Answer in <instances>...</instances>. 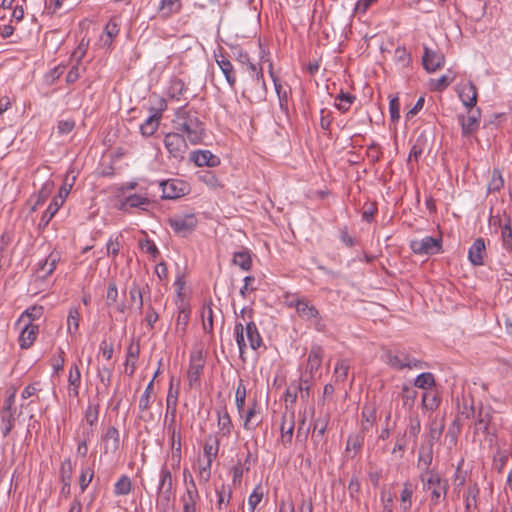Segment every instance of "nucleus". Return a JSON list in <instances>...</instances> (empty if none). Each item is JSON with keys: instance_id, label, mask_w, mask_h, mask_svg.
I'll return each instance as SVG.
<instances>
[{"instance_id": "44", "label": "nucleus", "mask_w": 512, "mask_h": 512, "mask_svg": "<svg viewBox=\"0 0 512 512\" xmlns=\"http://www.w3.org/2000/svg\"><path fill=\"white\" fill-rule=\"evenodd\" d=\"M61 206H62V204H60V202L53 199V201L50 203L48 208L43 213V215L40 219V222H39V227L45 228L49 224V222L51 221V219L54 217V215L57 213V211L59 210V208Z\"/></svg>"}, {"instance_id": "51", "label": "nucleus", "mask_w": 512, "mask_h": 512, "mask_svg": "<svg viewBox=\"0 0 512 512\" xmlns=\"http://www.w3.org/2000/svg\"><path fill=\"white\" fill-rule=\"evenodd\" d=\"M414 385L424 390L433 387L435 385L433 374L429 372L421 373L416 377Z\"/></svg>"}, {"instance_id": "45", "label": "nucleus", "mask_w": 512, "mask_h": 512, "mask_svg": "<svg viewBox=\"0 0 512 512\" xmlns=\"http://www.w3.org/2000/svg\"><path fill=\"white\" fill-rule=\"evenodd\" d=\"M501 238L503 248L507 251H512V227L510 216H507L506 222L502 226Z\"/></svg>"}, {"instance_id": "52", "label": "nucleus", "mask_w": 512, "mask_h": 512, "mask_svg": "<svg viewBox=\"0 0 512 512\" xmlns=\"http://www.w3.org/2000/svg\"><path fill=\"white\" fill-rule=\"evenodd\" d=\"M1 422L4 427L2 429V435L6 437L14 428L15 425V413L11 412H0Z\"/></svg>"}, {"instance_id": "6", "label": "nucleus", "mask_w": 512, "mask_h": 512, "mask_svg": "<svg viewBox=\"0 0 512 512\" xmlns=\"http://www.w3.org/2000/svg\"><path fill=\"white\" fill-rule=\"evenodd\" d=\"M168 223L174 233L186 237L195 230L198 220L194 214L175 215L168 219Z\"/></svg>"}, {"instance_id": "16", "label": "nucleus", "mask_w": 512, "mask_h": 512, "mask_svg": "<svg viewBox=\"0 0 512 512\" xmlns=\"http://www.w3.org/2000/svg\"><path fill=\"white\" fill-rule=\"evenodd\" d=\"M324 350L320 345H312L306 364V373L309 374L310 378L314 376V373L319 370L322 364Z\"/></svg>"}, {"instance_id": "41", "label": "nucleus", "mask_w": 512, "mask_h": 512, "mask_svg": "<svg viewBox=\"0 0 512 512\" xmlns=\"http://www.w3.org/2000/svg\"><path fill=\"white\" fill-rule=\"evenodd\" d=\"M421 431V422L418 416H412L409 418V423L407 429L404 433H407V436L410 440L416 444L419 433Z\"/></svg>"}, {"instance_id": "4", "label": "nucleus", "mask_w": 512, "mask_h": 512, "mask_svg": "<svg viewBox=\"0 0 512 512\" xmlns=\"http://www.w3.org/2000/svg\"><path fill=\"white\" fill-rule=\"evenodd\" d=\"M174 499L172 473L166 465H163L159 473V483L157 486V502L161 506H169Z\"/></svg>"}, {"instance_id": "21", "label": "nucleus", "mask_w": 512, "mask_h": 512, "mask_svg": "<svg viewBox=\"0 0 512 512\" xmlns=\"http://www.w3.org/2000/svg\"><path fill=\"white\" fill-rule=\"evenodd\" d=\"M215 60L225 76V79L231 88H234L236 84V74L234 67L230 60H228L223 54H215Z\"/></svg>"}, {"instance_id": "2", "label": "nucleus", "mask_w": 512, "mask_h": 512, "mask_svg": "<svg viewBox=\"0 0 512 512\" xmlns=\"http://www.w3.org/2000/svg\"><path fill=\"white\" fill-rule=\"evenodd\" d=\"M420 480L423 490L430 492L431 505L437 506L446 499L448 492V481L442 478L437 472L420 473Z\"/></svg>"}, {"instance_id": "62", "label": "nucleus", "mask_w": 512, "mask_h": 512, "mask_svg": "<svg viewBox=\"0 0 512 512\" xmlns=\"http://www.w3.org/2000/svg\"><path fill=\"white\" fill-rule=\"evenodd\" d=\"M93 477H94L93 469H91L89 467L82 468L81 474L79 476V486H80L81 492H84L87 489V487L91 483Z\"/></svg>"}, {"instance_id": "37", "label": "nucleus", "mask_w": 512, "mask_h": 512, "mask_svg": "<svg viewBox=\"0 0 512 512\" xmlns=\"http://www.w3.org/2000/svg\"><path fill=\"white\" fill-rule=\"evenodd\" d=\"M328 422H329V417L328 416H324L322 418L320 417V418H317V419L314 420L312 440L315 443H318L324 437V434H325L326 429H327Z\"/></svg>"}, {"instance_id": "50", "label": "nucleus", "mask_w": 512, "mask_h": 512, "mask_svg": "<svg viewBox=\"0 0 512 512\" xmlns=\"http://www.w3.org/2000/svg\"><path fill=\"white\" fill-rule=\"evenodd\" d=\"M153 380H151L147 387L145 388V391L144 393L142 394V396L140 397V400H139V410L141 413H144L146 412L149 407H150V404H151V395L153 393Z\"/></svg>"}, {"instance_id": "33", "label": "nucleus", "mask_w": 512, "mask_h": 512, "mask_svg": "<svg viewBox=\"0 0 512 512\" xmlns=\"http://www.w3.org/2000/svg\"><path fill=\"white\" fill-rule=\"evenodd\" d=\"M218 428L219 433L223 437H228L233 429V423L231 420V417L226 409H224L222 412L218 411Z\"/></svg>"}, {"instance_id": "13", "label": "nucleus", "mask_w": 512, "mask_h": 512, "mask_svg": "<svg viewBox=\"0 0 512 512\" xmlns=\"http://www.w3.org/2000/svg\"><path fill=\"white\" fill-rule=\"evenodd\" d=\"M487 256L485 240L481 237L475 239L468 249V259L473 266L484 265V259Z\"/></svg>"}, {"instance_id": "61", "label": "nucleus", "mask_w": 512, "mask_h": 512, "mask_svg": "<svg viewBox=\"0 0 512 512\" xmlns=\"http://www.w3.org/2000/svg\"><path fill=\"white\" fill-rule=\"evenodd\" d=\"M204 455L208 462H213L217 457L219 451V440L215 439L213 442L207 441L204 445Z\"/></svg>"}, {"instance_id": "1", "label": "nucleus", "mask_w": 512, "mask_h": 512, "mask_svg": "<svg viewBox=\"0 0 512 512\" xmlns=\"http://www.w3.org/2000/svg\"><path fill=\"white\" fill-rule=\"evenodd\" d=\"M173 129L182 134L190 144H200L205 135V125L199 119L197 112L179 107L172 120Z\"/></svg>"}, {"instance_id": "29", "label": "nucleus", "mask_w": 512, "mask_h": 512, "mask_svg": "<svg viewBox=\"0 0 512 512\" xmlns=\"http://www.w3.org/2000/svg\"><path fill=\"white\" fill-rule=\"evenodd\" d=\"M179 390L178 388L174 389L172 386V382L170 383V387L168 390L167 398H166V406H167V415L171 416L170 422L174 423L176 417V407L178 402Z\"/></svg>"}, {"instance_id": "31", "label": "nucleus", "mask_w": 512, "mask_h": 512, "mask_svg": "<svg viewBox=\"0 0 512 512\" xmlns=\"http://www.w3.org/2000/svg\"><path fill=\"white\" fill-rule=\"evenodd\" d=\"M181 7V0H161L158 10L162 17L169 18L173 14L179 13Z\"/></svg>"}, {"instance_id": "10", "label": "nucleus", "mask_w": 512, "mask_h": 512, "mask_svg": "<svg viewBox=\"0 0 512 512\" xmlns=\"http://www.w3.org/2000/svg\"><path fill=\"white\" fill-rule=\"evenodd\" d=\"M422 64L427 72H435L442 68L445 64L444 54L438 50L431 49L424 46V54L422 57Z\"/></svg>"}, {"instance_id": "63", "label": "nucleus", "mask_w": 512, "mask_h": 512, "mask_svg": "<svg viewBox=\"0 0 512 512\" xmlns=\"http://www.w3.org/2000/svg\"><path fill=\"white\" fill-rule=\"evenodd\" d=\"M364 443V436L360 434L350 435L347 439V451H354L356 454Z\"/></svg>"}, {"instance_id": "35", "label": "nucleus", "mask_w": 512, "mask_h": 512, "mask_svg": "<svg viewBox=\"0 0 512 512\" xmlns=\"http://www.w3.org/2000/svg\"><path fill=\"white\" fill-rule=\"evenodd\" d=\"M303 376L299 383L297 384H291L285 393V401L290 402L291 404L295 403L298 397V393H300V396L302 399H304L303 394V383H307L308 379L304 378Z\"/></svg>"}, {"instance_id": "58", "label": "nucleus", "mask_w": 512, "mask_h": 512, "mask_svg": "<svg viewBox=\"0 0 512 512\" xmlns=\"http://www.w3.org/2000/svg\"><path fill=\"white\" fill-rule=\"evenodd\" d=\"M394 60L402 67H407L411 62V56L405 47L399 46L395 49Z\"/></svg>"}, {"instance_id": "40", "label": "nucleus", "mask_w": 512, "mask_h": 512, "mask_svg": "<svg viewBox=\"0 0 512 512\" xmlns=\"http://www.w3.org/2000/svg\"><path fill=\"white\" fill-rule=\"evenodd\" d=\"M131 490L132 482L131 479L126 475H122L114 485V494L116 496L128 495Z\"/></svg>"}, {"instance_id": "14", "label": "nucleus", "mask_w": 512, "mask_h": 512, "mask_svg": "<svg viewBox=\"0 0 512 512\" xmlns=\"http://www.w3.org/2000/svg\"><path fill=\"white\" fill-rule=\"evenodd\" d=\"M468 112H469L468 116H464V115L459 116V122L461 124L462 134L464 136H467V135H470V134L476 132L479 127V124H480V116H481L480 110L476 109L473 111L472 109H469Z\"/></svg>"}, {"instance_id": "47", "label": "nucleus", "mask_w": 512, "mask_h": 512, "mask_svg": "<svg viewBox=\"0 0 512 512\" xmlns=\"http://www.w3.org/2000/svg\"><path fill=\"white\" fill-rule=\"evenodd\" d=\"M273 82L275 86V90L279 100L280 109L284 112H288V91L283 88V86L278 82V80L273 76Z\"/></svg>"}, {"instance_id": "32", "label": "nucleus", "mask_w": 512, "mask_h": 512, "mask_svg": "<svg viewBox=\"0 0 512 512\" xmlns=\"http://www.w3.org/2000/svg\"><path fill=\"white\" fill-rule=\"evenodd\" d=\"M245 330L250 347L253 350H257L262 345V337L256 324L253 321L247 322Z\"/></svg>"}, {"instance_id": "43", "label": "nucleus", "mask_w": 512, "mask_h": 512, "mask_svg": "<svg viewBox=\"0 0 512 512\" xmlns=\"http://www.w3.org/2000/svg\"><path fill=\"white\" fill-rule=\"evenodd\" d=\"M350 362L347 359L337 361L334 369V377L336 382H344L348 376Z\"/></svg>"}, {"instance_id": "28", "label": "nucleus", "mask_w": 512, "mask_h": 512, "mask_svg": "<svg viewBox=\"0 0 512 512\" xmlns=\"http://www.w3.org/2000/svg\"><path fill=\"white\" fill-rule=\"evenodd\" d=\"M480 493L479 486L476 482L468 485L464 494L465 510L470 511L472 508H477V500Z\"/></svg>"}, {"instance_id": "53", "label": "nucleus", "mask_w": 512, "mask_h": 512, "mask_svg": "<svg viewBox=\"0 0 512 512\" xmlns=\"http://www.w3.org/2000/svg\"><path fill=\"white\" fill-rule=\"evenodd\" d=\"M119 24L115 18H111L104 28V33L107 36L105 44L111 45L113 39L119 34Z\"/></svg>"}, {"instance_id": "12", "label": "nucleus", "mask_w": 512, "mask_h": 512, "mask_svg": "<svg viewBox=\"0 0 512 512\" xmlns=\"http://www.w3.org/2000/svg\"><path fill=\"white\" fill-rule=\"evenodd\" d=\"M60 480L62 488L60 490V496L67 499L71 493V481L73 474V466L69 458L65 459L60 466Z\"/></svg>"}, {"instance_id": "57", "label": "nucleus", "mask_w": 512, "mask_h": 512, "mask_svg": "<svg viewBox=\"0 0 512 512\" xmlns=\"http://www.w3.org/2000/svg\"><path fill=\"white\" fill-rule=\"evenodd\" d=\"M199 179L212 189L222 188V184L216 175L211 171H203L199 175Z\"/></svg>"}, {"instance_id": "9", "label": "nucleus", "mask_w": 512, "mask_h": 512, "mask_svg": "<svg viewBox=\"0 0 512 512\" xmlns=\"http://www.w3.org/2000/svg\"><path fill=\"white\" fill-rule=\"evenodd\" d=\"M151 205L152 201L148 197L134 193L124 196L117 208L125 213H132V209L148 211Z\"/></svg>"}, {"instance_id": "8", "label": "nucleus", "mask_w": 512, "mask_h": 512, "mask_svg": "<svg viewBox=\"0 0 512 512\" xmlns=\"http://www.w3.org/2000/svg\"><path fill=\"white\" fill-rule=\"evenodd\" d=\"M163 199H177L187 195L190 191L189 184L180 179H168L160 182Z\"/></svg>"}, {"instance_id": "25", "label": "nucleus", "mask_w": 512, "mask_h": 512, "mask_svg": "<svg viewBox=\"0 0 512 512\" xmlns=\"http://www.w3.org/2000/svg\"><path fill=\"white\" fill-rule=\"evenodd\" d=\"M361 431L363 433L368 432L374 425L377 413L374 405H364L361 413Z\"/></svg>"}, {"instance_id": "23", "label": "nucleus", "mask_w": 512, "mask_h": 512, "mask_svg": "<svg viewBox=\"0 0 512 512\" xmlns=\"http://www.w3.org/2000/svg\"><path fill=\"white\" fill-rule=\"evenodd\" d=\"M492 419V409L491 407H483L480 406L477 419L475 422V429L477 431H483L484 433H489V424Z\"/></svg>"}, {"instance_id": "34", "label": "nucleus", "mask_w": 512, "mask_h": 512, "mask_svg": "<svg viewBox=\"0 0 512 512\" xmlns=\"http://www.w3.org/2000/svg\"><path fill=\"white\" fill-rule=\"evenodd\" d=\"M161 114H153L149 116L140 126L141 134L145 137L152 136L159 127Z\"/></svg>"}, {"instance_id": "42", "label": "nucleus", "mask_w": 512, "mask_h": 512, "mask_svg": "<svg viewBox=\"0 0 512 512\" xmlns=\"http://www.w3.org/2000/svg\"><path fill=\"white\" fill-rule=\"evenodd\" d=\"M233 263L244 271L250 270L252 266L250 253L248 251L235 252L233 256Z\"/></svg>"}, {"instance_id": "60", "label": "nucleus", "mask_w": 512, "mask_h": 512, "mask_svg": "<svg viewBox=\"0 0 512 512\" xmlns=\"http://www.w3.org/2000/svg\"><path fill=\"white\" fill-rule=\"evenodd\" d=\"M139 247L143 252L150 254L153 259L157 258L160 254L155 243L149 238L139 240Z\"/></svg>"}, {"instance_id": "39", "label": "nucleus", "mask_w": 512, "mask_h": 512, "mask_svg": "<svg viewBox=\"0 0 512 512\" xmlns=\"http://www.w3.org/2000/svg\"><path fill=\"white\" fill-rule=\"evenodd\" d=\"M59 257L51 253L44 261L38 263V271L43 272V277H47L55 270Z\"/></svg>"}, {"instance_id": "22", "label": "nucleus", "mask_w": 512, "mask_h": 512, "mask_svg": "<svg viewBox=\"0 0 512 512\" xmlns=\"http://www.w3.org/2000/svg\"><path fill=\"white\" fill-rule=\"evenodd\" d=\"M68 394L70 397L76 398L79 395V388L81 385V372L77 364L70 367L68 375Z\"/></svg>"}, {"instance_id": "56", "label": "nucleus", "mask_w": 512, "mask_h": 512, "mask_svg": "<svg viewBox=\"0 0 512 512\" xmlns=\"http://www.w3.org/2000/svg\"><path fill=\"white\" fill-rule=\"evenodd\" d=\"M504 186V180L499 170L494 169L492 172L491 180L488 184L489 192H499Z\"/></svg>"}, {"instance_id": "59", "label": "nucleus", "mask_w": 512, "mask_h": 512, "mask_svg": "<svg viewBox=\"0 0 512 512\" xmlns=\"http://www.w3.org/2000/svg\"><path fill=\"white\" fill-rule=\"evenodd\" d=\"M103 440L104 441H112V444H111L112 449L117 450L120 445V436H119V431L117 430V428L114 426L108 427L103 436Z\"/></svg>"}, {"instance_id": "17", "label": "nucleus", "mask_w": 512, "mask_h": 512, "mask_svg": "<svg viewBox=\"0 0 512 512\" xmlns=\"http://www.w3.org/2000/svg\"><path fill=\"white\" fill-rule=\"evenodd\" d=\"M190 160L199 167H216L220 164V159L209 150H196L191 152Z\"/></svg>"}, {"instance_id": "27", "label": "nucleus", "mask_w": 512, "mask_h": 512, "mask_svg": "<svg viewBox=\"0 0 512 512\" xmlns=\"http://www.w3.org/2000/svg\"><path fill=\"white\" fill-rule=\"evenodd\" d=\"M140 353V346L138 343L134 344L131 343L128 346L127 349V356H126V369L125 372L129 375H132L135 372L136 369V363L139 357Z\"/></svg>"}, {"instance_id": "49", "label": "nucleus", "mask_w": 512, "mask_h": 512, "mask_svg": "<svg viewBox=\"0 0 512 512\" xmlns=\"http://www.w3.org/2000/svg\"><path fill=\"white\" fill-rule=\"evenodd\" d=\"M80 313L77 308H71L69 310L67 318V331L70 334H76L79 328Z\"/></svg>"}, {"instance_id": "18", "label": "nucleus", "mask_w": 512, "mask_h": 512, "mask_svg": "<svg viewBox=\"0 0 512 512\" xmlns=\"http://www.w3.org/2000/svg\"><path fill=\"white\" fill-rule=\"evenodd\" d=\"M290 306L295 307L298 315L305 320L318 319V309L306 298L291 301Z\"/></svg>"}, {"instance_id": "19", "label": "nucleus", "mask_w": 512, "mask_h": 512, "mask_svg": "<svg viewBox=\"0 0 512 512\" xmlns=\"http://www.w3.org/2000/svg\"><path fill=\"white\" fill-rule=\"evenodd\" d=\"M433 461V446L431 443H421L418 451L417 467L421 473L432 472L430 466Z\"/></svg>"}, {"instance_id": "64", "label": "nucleus", "mask_w": 512, "mask_h": 512, "mask_svg": "<svg viewBox=\"0 0 512 512\" xmlns=\"http://www.w3.org/2000/svg\"><path fill=\"white\" fill-rule=\"evenodd\" d=\"M199 497H192L190 495L183 494L181 502L183 504V512H197V502Z\"/></svg>"}, {"instance_id": "11", "label": "nucleus", "mask_w": 512, "mask_h": 512, "mask_svg": "<svg viewBox=\"0 0 512 512\" xmlns=\"http://www.w3.org/2000/svg\"><path fill=\"white\" fill-rule=\"evenodd\" d=\"M204 368V359L200 351L192 353L190 356V364L187 372L190 387L199 383L200 376Z\"/></svg>"}, {"instance_id": "30", "label": "nucleus", "mask_w": 512, "mask_h": 512, "mask_svg": "<svg viewBox=\"0 0 512 512\" xmlns=\"http://www.w3.org/2000/svg\"><path fill=\"white\" fill-rule=\"evenodd\" d=\"M172 468L178 469L181 463V436L180 433H176L175 429L172 431Z\"/></svg>"}, {"instance_id": "15", "label": "nucleus", "mask_w": 512, "mask_h": 512, "mask_svg": "<svg viewBox=\"0 0 512 512\" xmlns=\"http://www.w3.org/2000/svg\"><path fill=\"white\" fill-rule=\"evenodd\" d=\"M458 96L466 108L473 109L477 103V88L473 82H466L459 86Z\"/></svg>"}, {"instance_id": "3", "label": "nucleus", "mask_w": 512, "mask_h": 512, "mask_svg": "<svg viewBox=\"0 0 512 512\" xmlns=\"http://www.w3.org/2000/svg\"><path fill=\"white\" fill-rule=\"evenodd\" d=\"M242 97L250 103H260L265 100L267 88L264 76L246 77L243 80Z\"/></svg>"}, {"instance_id": "5", "label": "nucleus", "mask_w": 512, "mask_h": 512, "mask_svg": "<svg viewBox=\"0 0 512 512\" xmlns=\"http://www.w3.org/2000/svg\"><path fill=\"white\" fill-rule=\"evenodd\" d=\"M163 142L170 157H173L178 161L184 159L185 154L188 151V140L182 134L175 130L166 133Z\"/></svg>"}, {"instance_id": "48", "label": "nucleus", "mask_w": 512, "mask_h": 512, "mask_svg": "<svg viewBox=\"0 0 512 512\" xmlns=\"http://www.w3.org/2000/svg\"><path fill=\"white\" fill-rule=\"evenodd\" d=\"M336 100L339 101L338 103L335 104L336 108L342 113H345L350 109L351 104L355 100V96L350 93L341 92L336 97Z\"/></svg>"}, {"instance_id": "26", "label": "nucleus", "mask_w": 512, "mask_h": 512, "mask_svg": "<svg viewBox=\"0 0 512 512\" xmlns=\"http://www.w3.org/2000/svg\"><path fill=\"white\" fill-rule=\"evenodd\" d=\"M187 91V87L183 80L179 78H173L170 81V85L168 88V95L177 101L186 100L185 93Z\"/></svg>"}, {"instance_id": "38", "label": "nucleus", "mask_w": 512, "mask_h": 512, "mask_svg": "<svg viewBox=\"0 0 512 512\" xmlns=\"http://www.w3.org/2000/svg\"><path fill=\"white\" fill-rule=\"evenodd\" d=\"M190 318V310L188 308L182 307L177 315L176 318V333L180 334V336H183L186 332L188 323Z\"/></svg>"}, {"instance_id": "7", "label": "nucleus", "mask_w": 512, "mask_h": 512, "mask_svg": "<svg viewBox=\"0 0 512 512\" xmlns=\"http://www.w3.org/2000/svg\"><path fill=\"white\" fill-rule=\"evenodd\" d=\"M442 247L441 238L425 236L421 239L410 241L411 250L417 255H433L438 253Z\"/></svg>"}, {"instance_id": "46", "label": "nucleus", "mask_w": 512, "mask_h": 512, "mask_svg": "<svg viewBox=\"0 0 512 512\" xmlns=\"http://www.w3.org/2000/svg\"><path fill=\"white\" fill-rule=\"evenodd\" d=\"M440 404L439 396L432 391H426L422 395V406L426 410L434 411L438 408Z\"/></svg>"}, {"instance_id": "24", "label": "nucleus", "mask_w": 512, "mask_h": 512, "mask_svg": "<svg viewBox=\"0 0 512 512\" xmlns=\"http://www.w3.org/2000/svg\"><path fill=\"white\" fill-rule=\"evenodd\" d=\"M426 146V137L424 135H420L413 146L410 149V153L407 159V165L410 166L411 169H413V162L418 163L419 159L421 158L424 149Z\"/></svg>"}, {"instance_id": "20", "label": "nucleus", "mask_w": 512, "mask_h": 512, "mask_svg": "<svg viewBox=\"0 0 512 512\" xmlns=\"http://www.w3.org/2000/svg\"><path fill=\"white\" fill-rule=\"evenodd\" d=\"M39 333L38 325H35L31 322L26 324L22 329L19 336V345L22 349L30 348L35 342L37 335Z\"/></svg>"}, {"instance_id": "36", "label": "nucleus", "mask_w": 512, "mask_h": 512, "mask_svg": "<svg viewBox=\"0 0 512 512\" xmlns=\"http://www.w3.org/2000/svg\"><path fill=\"white\" fill-rule=\"evenodd\" d=\"M400 397L403 407L407 410H411L417 397V391L409 385L404 384L401 389Z\"/></svg>"}, {"instance_id": "54", "label": "nucleus", "mask_w": 512, "mask_h": 512, "mask_svg": "<svg viewBox=\"0 0 512 512\" xmlns=\"http://www.w3.org/2000/svg\"><path fill=\"white\" fill-rule=\"evenodd\" d=\"M211 305V303L204 305L202 312L203 329L207 333H211L213 331V310Z\"/></svg>"}, {"instance_id": "55", "label": "nucleus", "mask_w": 512, "mask_h": 512, "mask_svg": "<svg viewBox=\"0 0 512 512\" xmlns=\"http://www.w3.org/2000/svg\"><path fill=\"white\" fill-rule=\"evenodd\" d=\"M235 401L237 410L240 415L244 412L245 407V401H246V387L243 384V381L241 380L237 386L236 392H235Z\"/></svg>"}]
</instances>
